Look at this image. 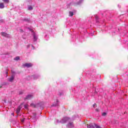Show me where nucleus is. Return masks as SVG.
Masks as SVG:
<instances>
[{"label": "nucleus", "mask_w": 128, "mask_h": 128, "mask_svg": "<svg viewBox=\"0 0 128 128\" xmlns=\"http://www.w3.org/2000/svg\"><path fill=\"white\" fill-rule=\"evenodd\" d=\"M24 119H22V122H24Z\"/></svg>", "instance_id": "4be33fe9"}, {"label": "nucleus", "mask_w": 128, "mask_h": 128, "mask_svg": "<svg viewBox=\"0 0 128 128\" xmlns=\"http://www.w3.org/2000/svg\"><path fill=\"white\" fill-rule=\"evenodd\" d=\"M8 70H6V78H8Z\"/></svg>", "instance_id": "a211bd4d"}, {"label": "nucleus", "mask_w": 128, "mask_h": 128, "mask_svg": "<svg viewBox=\"0 0 128 128\" xmlns=\"http://www.w3.org/2000/svg\"><path fill=\"white\" fill-rule=\"evenodd\" d=\"M14 76H12L10 78H8L9 82H14Z\"/></svg>", "instance_id": "6e6552de"}, {"label": "nucleus", "mask_w": 128, "mask_h": 128, "mask_svg": "<svg viewBox=\"0 0 128 128\" xmlns=\"http://www.w3.org/2000/svg\"><path fill=\"white\" fill-rule=\"evenodd\" d=\"M56 104H53V106H58V100H56Z\"/></svg>", "instance_id": "9d476101"}, {"label": "nucleus", "mask_w": 128, "mask_h": 128, "mask_svg": "<svg viewBox=\"0 0 128 128\" xmlns=\"http://www.w3.org/2000/svg\"><path fill=\"white\" fill-rule=\"evenodd\" d=\"M70 16H74V12H69Z\"/></svg>", "instance_id": "ddd939ff"}, {"label": "nucleus", "mask_w": 128, "mask_h": 128, "mask_svg": "<svg viewBox=\"0 0 128 128\" xmlns=\"http://www.w3.org/2000/svg\"><path fill=\"white\" fill-rule=\"evenodd\" d=\"M68 120H70L68 117H64L61 120V122L62 124H66V122H68Z\"/></svg>", "instance_id": "f257e3e1"}, {"label": "nucleus", "mask_w": 128, "mask_h": 128, "mask_svg": "<svg viewBox=\"0 0 128 128\" xmlns=\"http://www.w3.org/2000/svg\"><path fill=\"white\" fill-rule=\"evenodd\" d=\"M30 106H32V108H36V104L32 103L30 104Z\"/></svg>", "instance_id": "4468645a"}, {"label": "nucleus", "mask_w": 128, "mask_h": 128, "mask_svg": "<svg viewBox=\"0 0 128 128\" xmlns=\"http://www.w3.org/2000/svg\"><path fill=\"white\" fill-rule=\"evenodd\" d=\"M73 124H74V122H72L68 123V126H72Z\"/></svg>", "instance_id": "dca6fc26"}, {"label": "nucleus", "mask_w": 128, "mask_h": 128, "mask_svg": "<svg viewBox=\"0 0 128 128\" xmlns=\"http://www.w3.org/2000/svg\"><path fill=\"white\" fill-rule=\"evenodd\" d=\"M102 116H106V112H103L102 114Z\"/></svg>", "instance_id": "6ab92c4d"}, {"label": "nucleus", "mask_w": 128, "mask_h": 128, "mask_svg": "<svg viewBox=\"0 0 128 128\" xmlns=\"http://www.w3.org/2000/svg\"><path fill=\"white\" fill-rule=\"evenodd\" d=\"M4 2H6V4H8L10 2V0H2Z\"/></svg>", "instance_id": "f8f14e48"}, {"label": "nucleus", "mask_w": 128, "mask_h": 128, "mask_svg": "<svg viewBox=\"0 0 128 128\" xmlns=\"http://www.w3.org/2000/svg\"><path fill=\"white\" fill-rule=\"evenodd\" d=\"M22 109V106H19L16 110V114H20V110Z\"/></svg>", "instance_id": "39448f33"}, {"label": "nucleus", "mask_w": 128, "mask_h": 128, "mask_svg": "<svg viewBox=\"0 0 128 128\" xmlns=\"http://www.w3.org/2000/svg\"><path fill=\"white\" fill-rule=\"evenodd\" d=\"M94 126H95L96 128H102V127L98 125H97L96 124H94Z\"/></svg>", "instance_id": "9b49d317"}, {"label": "nucleus", "mask_w": 128, "mask_h": 128, "mask_svg": "<svg viewBox=\"0 0 128 128\" xmlns=\"http://www.w3.org/2000/svg\"><path fill=\"white\" fill-rule=\"evenodd\" d=\"M97 112H98V110H96Z\"/></svg>", "instance_id": "b1692460"}, {"label": "nucleus", "mask_w": 128, "mask_h": 128, "mask_svg": "<svg viewBox=\"0 0 128 128\" xmlns=\"http://www.w3.org/2000/svg\"><path fill=\"white\" fill-rule=\"evenodd\" d=\"M94 124H87V128H94Z\"/></svg>", "instance_id": "20e7f679"}, {"label": "nucleus", "mask_w": 128, "mask_h": 128, "mask_svg": "<svg viewBox=\"0 0 128 128\" xmlns=\"http://www.w3.org/2000/svg\"><path fill=\"white\" fill-rule=\"evenodd\" d=\"M32 118L34 120H36V113L33 114V116H32Z\"/></svg>", "instance_id": "0eeeda50"}, {"label": "nucleus", "mask_w": 128, "mask_h": 128, "mask_svg": "<svg viewBox=\"0 0 128 128\" xmlns=\"http://www.w3.org/2000/svg\"><path fill=\"white\" fill-rule=\"evenodd\" d=\"M96 104H93V108H96Z\"/></svg>", "instance_id": "aec40b11"}, {"label": "nucleus", "mask_w": 128, "mask_h": 128, "mask_svg": "<svg viewBox=\"0 0 128 128\" xmlns=\"http://www.w3.org/2000/svg\"><path fill=\"white\" fill-rule=\"evenodd\" d=\"M0 8H4V3H0Z\"/></svg>", "instance_id": "1a4fd4ad"}, {"label": "nucleus", "mask_w": 128, "mask_h": 128, "mask_svg": "<svg viewBox=\"0 0 128 128\" xmlns=\"http://www.w3.org/2000/svg\"><path fill=\"white\" fill-rule=\"evenodd\" d=\"M24 108H26V105L24 106Z\"/></svg>", "instance_id": "5701e85b"}, {"label": "nucleus", "mask_w": 128, "mask_h": 128, "mask_svg": "<svg viewBox=\"0 0 128 128\" xmlns=\"http://www.w3.org/2000/svg\"><path fill=\"white\" fill-rule=\"evenodd\" d=\"M32 98V95H28L26 96V98H24V100H29V98Z\"/></svg>", "instance_id": "423d86ee"}, {"label": "nucleus", "mask_w": 128, "mask_h": 128, "mask_svg": "<svg viewBox=\"0 0 128 128\" xmlns=\"http://www.w3.org/2000/svg\"><path fill=\"white\" fill-rule=\"evenodd\" d=\"M1 35L2 36H5V38H10V34L4 32H2Z\"/></svg>", "instance_id": "7ed1b4c3"}, {"label": "nucleus", "mask_w": 128, "mask_h": 128, "mask_svg": "<svg viewBox=\"0 0 128 128\" xmlns=\"http://www.w3.org/2000/svg\"><path fill=\"white\" fill-rule=\"evenodd\" d=\"M23 66L26 68H32V63H25L23 64Z\"/></svg>", "instance_id": "f03ea898"}, {"label": "nucleus", "mask_w": 128, "mask_h": 128, "mask_svg": "<svg viewBox=\"0 0 128 128\" xmlns=\"http://www.w3.org/2000/svg\"><path fill=\"white\" fill-rule=\"evenodd\" d=\"M14 60H20V56H16L14 58Z\"/></svg>", "instance_id": "2eb2a0df"}, {"label": "nucleus", "mask_w": 128, "mask_h": 128, "mask_svg": "<svg viewBox=\"0 0 128 128\" xmlns=\"http://www.w3.org/2000/svg\"><path fill=\"white\" fill-rule=\"evenodd\" d=\"M28 9L30 10H32V6H29Z\"/></svg>", "instance_id": "f3484780"}, {"label": "nucleus", "mask_w": 128, "mask_h": 128, "mask_svg": "<svg viewBox=\"0 0 128 128\" xmlns=\"http://www.w3.org/2000/svg\"><path fill=\"white\" fill-rule=\"evenodd\" d=\"M34 38L35 40H36V36H34Z\"/></svg>", "instance_id": "412c9836"}]
</instances>
